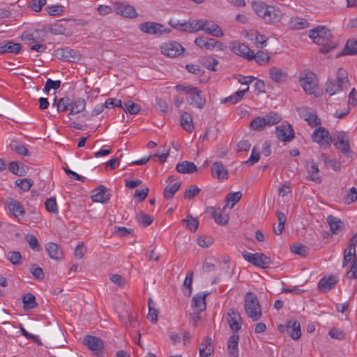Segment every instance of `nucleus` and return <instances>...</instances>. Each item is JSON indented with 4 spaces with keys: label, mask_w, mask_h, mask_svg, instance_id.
<instances>
[{
    "label": "nucleus",
    "mask_w": 357,
    "mask_h": 357,
    "mask_svg": "<svg viewBox=\"0 0 357 357\" xmlns=\"http://www.w3.org/2000/svg\"><path fill=\"white\" fill-rule=\"evenodd\" d=\"M355 257H357L356 248L347 245L344 252L342 266H347L350 261L355 259Z\"/></svg>",
    "instance_id": "obj_41"
},
{
    "label": "nucleus",
    "mask_w": 357,
    "mask_h": 357,
    "mask_svg": "<svg viewBox=\"0 0 357 357\" xmlns=\"http://www.w3.org/2000/svg\"><path fill=\"white\" fill-rule=\"evenodd\" d=\"M115 11L118 15L126 17H135L137 13L133 6L130 5H124L123 3L117 4L115 6Z\"/></svg>",
    "instance_id": "obj_24"
},
{
    "label": "nucleus",
    "mask_w": 357,
    "mask_h": 357,
    "mask_svg": "<svg viewBox=\"0 0 357 357\" xmlns=\"http://www.w3.org/2000/svg\"><path fill=\"white\" fill-rule=\"evenodd\" d=\"M266 124L263 117H256L250 123V128L253 130H262Z\"/></svg>",
    "instance_id": "obj_56"
},
{
    "label": "nucleus",
    "mask_w": 357,
    "mask_h": 357,
    "mask_svg": "<svg viewBox=\"0 0 357 357\" xmlns=\"http://www.w3.org/2000/svg\"><path fill=\"white\" fill-rule=\"evenodd\" d=\"M176 170L181 174H192L197 171V166L193 162L185 160L176 165Z\"/></svg>",
    "instance_id": "obj_28"
},
{
    "label": "nucleus",
    "mask_w": 357,
    "mask_h": 357,
    "mask_svg": "<svg viewBox=\"0 0 357 357\" xmlns=\"http://www.w3.org/2000/svg\"><path fill=\"white\" fill-rule=\"evenodd\" d=\"M268 6H269V5H267L266 3L261 2V1L256 2L253 5V8L255 9L256 14L259 17L263 18L264 20H265V16H266V11L268 10Z\"/></svg>",
    "instance_id": "obj_49"
},
{
    "label": "nucleus",
    "mask_w": 357,
    "mask_h": 357,
    "mask_svg": "<svg viewBox=\"0 0 357 357\" xmlns=\"http://www.w3.org/2000/svg\"><path fill=\"white\" fill-rule=\"evenodd\" d=\"M209 25H204V29L208 34H210L215 37H222L224 36V33L219 25L215 24L212 21H209Z\"/></svg>",
    "instance_id": "obj_32"
},
{
    "label": "nucleus",
    "mask_w": 357,
    "mask_h": 357,
    "mask_svg": "<svg viewBox=\"0 0 357 357\" xmlns=\"http://www.w3.org/2000/svg\"><path fill=\"white\" fill-rule=\"evenodd\" d=\"M264 119L265 124L268 126H273L279 123L282 118L279 114L275 112H271L263 116Z\"/></svg>",
    "instance_id": "obj_47"
},
{
    "label": "nucleus",
    "mask_w": 357,
    "mask_h": 357,
    "mask_svg": "<svg viewBox=\"0 0 357 357\" xmlns=\"http://www.w3.org/2000/svg\"><path fill=\"white\" fill-rule=\"evenodd\" d=\"M297 112L300 117L306 121L310 126L315 127L321 123V121L317 117V114L311 112V110L309 108H298Z\"/></svg>",
    "instance_id": "obj_10"
},
{
    "label": "nucleus",
    "mask_w": 357,
    "mask_h": 357,
    "mask_svg": "<svg viewBox=\"0 0 357 357\" xmlns=\"http://www.w3.org/2000/svg\"><path fill=\"white\" fill-rule=\"evenodd\" d=\"M21 49V45L13 41H8L6 43L0 44V54H4L6 52L18 54Z\"/></svg>",
    "instance_id": "obj_29"
},
{
    "label": "nucleus",
    "mask_w": 357,
    "mask_h": 357,
    "mask_svg": "<svg viewBox=\"0 0 357 357\" xmlns=\"http://www.w3.org/2000/svg\"><path fill=\"white\" fill-rule=\"evenodd\" d=\"M188 33H196L204 29V25H209L206 20H190L187 22Z\"/></svg>",
    "instance_id": "obj_27"
},
{
    "label": "nucleus",
    "mask_w": 357,
    "mask_h": 357,
    "mask_svg": "<svg viewBox=\"0 0 357 357\" xmlns=\"http://www.w3.org/2000/svg\"><path fill=\"white\" fill-rule=\"evenodd\" d=\"M64 6L62 5L48 6L45 7V10L51 16H57L64 11Z\"/></svg>",
    "instance_id": "obj_60"
},
{
    "label": "nucleus",
    "mask_w": 357,
    "mask_h": 357,
    "mask_svg": "<svg viewBox=\"0 0 357 357\" xmlns=\"http://www.w3.org/2000/svg\"><path fill=\"white\" fill-rule=\"evenodd\" d=\"M327 222L330 226L331 231L333 234H337L339 231H342L344 227V222L340 218L333 215H328L327 217Z\"/></svg>",
    "instance_id": "obj_26"
},
{
    "label": "nucleus",
    "mask_w": 357,
    "mask_h": 357,
    "mask_svg": "<svg viewBox=\"0 0 357 357\" xmlns=\"http://www.w3.org/2000/svg\"><path fill=\"white\" fill-rule=\"evenodd\" d=\"M299 82L305 93L314 95L317 93L318 81L314 74H306L304 77H300Z\"/></svg>",
    "instance_id": "obj_4"
},
{
    "label": "nucleus",
    "mask_w": 357,
    "mask_h": 357,
    "mask_svg": "<svg viewBox=\"0 0 357 357\" xmlns=\"http://www.w3.org/2000/svg\"><path fill=\"white\" fill-rule=\"evenodd\" d=\"M137 219L139 223L144 227H147L150 225L153 220L150 215L144 213L143 211H140L139 213H137Z\"/></svg>",
    "instance_id": "obj_58"
},
{
    "label": "nucleus",
    "mask_w": 357,
    "mask_h": 357,
    "mask_svg": "<svg viewBox=\"0 0 357 357\" xmlns=\"http://www.w3.org/2000/svg\"><path fill=\"white\" fill-rule=\"evenodd\" d=\"M38 30H35L33 32L24 31L21 36V38L24 42L36 43L38 38Z\"/></svg>",
    "instance_id": "obj_53"
},
{
    "label": "nucleus",
    "mask_w": 357,
    "mask_h": 357,
    "mask_svg": "<svg viewBox=\"0 0 357 357\" xmlns=\"http://www.w3.org/2000/svg\"><path fill=\"white\" fill-rule=\"evenodd\" d=\"M349 82L346 70L339 68L335 79H328L326 82V91L330 96L336 94L344 89H348Z\"/></svg>",
    "instance_id": "obj_2"
},
{
    "label": "nucleus",
    "mask_w": 357,
    "mask_h": 357,
    "mask_svg": "<svg viewBox=\"0 0 357 357\" xmlns=\"http://www.w3.org/2000/svg\"><path fill=\"white\" fill-rule=\"evenodd\" d=\"M72 104L73 100L67 96L60 98L57 102L55 98L53 102V105H56L58 112L67 111Z\"/></svg>",
    "instance_id": "obj_37"
},
{
    "label": "nucleus",
    "mask_w": 357,
    "mask_h": 357,
    "mask_svg": "<svg viewBox=\"0 0 357 357\" xmlns=\"http://www.w3.org/2000/svg\"><path fill=\"white\" fill-rule=\"evenodd\" d=\"M320 158L328 167H331L333 170H340V165L337 162L336 159L330 158L326 153H321Z\"/></svg>",
    "instance_id": "obj_51"
},
{
    "label": "nucleus",
    "mask_w": 357,
    "mask_h": 357,
    "mask_svg": "<svg viewBox=\"0 0 357 357\" xmlns=\"http://www.w3.org/2000/svg\"><path fill=\"white\" fill-rule=\"evenodd\" d=\"M334 144L337 149L344 153H347L350 149L349 137L345 133L338 134L335 139Z\"/></svg>",
    "instance_id": "obj_23"
},
{
    "label": "nucleus",
    "mask_w": 357,
    "mask_h": 357,
    "mask_svg": "<svg viewBox=\"0 0 357 357\" xmlns=\"http://www.w3.org/2000/svg\"><path fill=\"white\" fill-rule=\"evenodd\" d=\"M193 271H188L183 282V293L185 296L189 297L192 291V284L193 280Z\"/></svg>",
    "instance_id": "obj_36"
},
{
    "label": "nucleus",
    "mask_w": 357,
    "mask_h": 357,
    "mask_svg": "<svg viewBox=\"0 0 357 357\" xmlns=\"http://www.w3.org/2000/svg\"><path fill=\"white\" fill-rule=\"evenodd\" d=\"M206 212L215 220L216 223L220 225H225L228 222L229 218L227 215H222L220 213V208L216 209L213 206H209L206 208Z\"/></svg>",
    "instance_id": "obj_20"
},
{
    "label": "nucleus",
    "mask_w": 357,
    "mask_h": 357,
    "mask_svg": "<svg viewBox=\"0 0 357 357\" xmlns=\"http://www.w3.org/2000/svg\"><path fill=\"white\" fill-rule=\"evenodd\" d=\"M208 293L199 292L195 294L192 300V307L199 312L204 311L206 308V297Z\"/></svg>",
    "instance_id": "obj_25"
},
{
    "label": "nucleus",
    "mask_w": 357,
    "mask_h": 357,
    "mask_svg": "<svg viewBox=\"0 0 357 357\" xmlns=\"http://www.w3.org/2000/svg\"><path fill=\"white\" fill-rule=\"evenodd\" d=\"M277 218H278V225L276 227L275 226L273 227V231H274L275 234L280 235L282 233V231L284 227V224L286 222V217L282 212L278 211L277 212Z\"/></svg>",
    "instance_id": "obj_48"
},
{
    "label": "nucleus",
    "mask_w": 357,
    "mask_h": 357,
    "mask_svg": "<svg viewBox=\"0 0 357 357\" xmlns=\"http://www.w3.org/2000/svg\"><path fill=\"white\" fill-rule=\"evenodd\" d=\"M10 148L20 155H29L30 153L26 147L18 142H13L10 144Z\"/></svg>",
    "instance_id": "obj_54"
},
{
    "label": "nucleus",
    "mask_w": 357,
    "mask_h": 357,
    "mask_svg": "<svg viewBox=\"0 0 357 357\" xmlns=\"http://www.w3.org/2000/svg\"><path fill=\"white\" fill-rule=\"evenodd\" d=\"M232 52L244 59L251 61L254 58V52L250 47L244 43L240 42H234L231 45Z\"/></svg>",
    "instance_id": "obj_9"
},
{
    "label": "nucleus",
    "mask_w": 357,
    "mask_h": 357,
    "mask_svg": "<svg viewBox=\"0 0 357 357\" xmlns=\"http://www.w3.org/2000/svg\"><path fill=\"white\" fill-rule=\"evenodd\" d=\"M169 25L180 31L188 32V24L187 22H181L179 20L176 19H171L168 22Z\"/></svg>",
    "instance_id": "obj_55"
},
{
    "label": "nucleus",
    "mask_w": 357,
    "mask_h": 357,
    "mask_svg": "<svg viewBox=\"0 0 357 357\" xmlns=\"http://www.w3.org/2000/svg\"><path fill=\"white\" fill-rule=\"evenodd\" d=\"M280 10L272 6H269L265 16V21L275 22L280 20Z\"/></svg>",
    "instance_id": "obj_44"
},
{
    "label": "nucleus",
    "mask_w": 357,
    "mask_h": 357,
    "mask_svg": "<svg viewBox=\"0 0 357 357\" xmlns=\"http://www.w3.org/2000/svg\"><path fill=\"white\" fill-rule=\"evenodd\" d=\"M276 137L281 142H291L294 137V132L289 124H282L276 127Z\"/></svg>",
    "instance_id": "obj_11"
},
{
    "label": "nucleus",
    "mask_w": 357,
    "mask_h": 357,
    "mask_svg": "<svg viewBox=\"0 0 357 357\" xmlns=\"http://www.w3.org/2000/svg\"><path fill=\"white\" fill-rule=\"evenodd\" d=\"M55 56L61 60L74 61L77 59V54L75 50L70 47L58 49L55 51Z\"/></svg>",
    "instance_id": "obj_16"
},
{
    "label": "nucleus",
    "mask_w": 357,
    "mask_h": 357,
    "mask_svg": "<svg viewBox=\"0 0 357 357\" xmlns=\"http://www.w3.org/2000/svg\"><path fill=\"white\" fill-rule=\"evenodd\" d=\"M45 249L48 252L50 257L54 259H59L62 257V252L60 250L58 244L55 243H48L45 245Z\"/></svg>",
    "instance_id": "obj_34"
},
{
    "label": "nucleus",
    "mask_w": 357,
    "mask_h": 357,
    "mask_svg": "<svg viewBox=\"0 0 357 357\" xmlns=\"http://www.w3.org/2000/svg\"><path fill=\"white\" fill-rule=\"evenodd\" d=\"M46 210L52 213H58L59 209L56 204V199L51 197L47 199L45 202Z\"/></svg>",
    "instance_id": "obj_61"
},
{
    "label": "nucleus",
    "mask_w": 357,
    "mask_h": 357,
    "mask_svg": "<svg viewBox=\"0 0 357 357\" xmlns=\"http://www.w3.org/2000/svg\"><path fill=\"white\" fill-rule=\"evenodd\" d=\"M7 206L8 210L15 218L23 215L25 213L23 206L21 203L13 198H8L7 200Z\"/></svg>",
    "instance_id": "obj_21"
},
{
    "label": "nucleus",
    "mask_w": 357,
    "mask_h": 357,
    "mask_svg": "<svg viewBox=\"0 0 357 357\" xmlns=\"http://www.w3.org/2000/svg\"><path fill=\"white\" fill-rule=\"evenodd\" d=\"M195 43L200 48H204L207 50H212L216 45L222 46V43L217 42L213 38H207L206 37H199L195 40Z\"/></svg>",
    "instance_id": "obj_17"
},
{
    "label": "nucleus",
    "mask_w": 357,
    "mask_h": 357,
    "mask_svg": "<svg viewBox=\"0 0 357 357\" xmlns=\"http://www.w3.org/2000/svg\"><path fill=\"white\" fill-rule=\"evenodd\" d=\"M308 174L307 179L314 181L317 183H320L321 182V177L318 174L319 169L317 164L312 162L308 168Z\"/></svg>",
    "instance_id": "obj_38"
},
{
    "label": "nucleus",
    "mask_w": 357,
    "mask_h": 357,
    "mask_svg": "<svg viewBox=\"0 0 357 357\" xmlns=\"http://www.w3.org/2000/svg\"><path fill=\"white\" fill-rule=\"evenodd\" d=\"M205 346L204 347H199V352L200 357H210L213 352V345L212 339L210 337L204 338Z\"/></svg>",
    "instance_id": "obj_35"
},
{
    "label": "nucleus",
    "mask_w": 357,
    "mask_h": 357,
    "mask_svg": "<svg viewBox=\"0 0 357 357\" xmlns=\"http://www.w3.org/2000/svg\"><path fill=\"white\" fill-rule=\"evenodd\" d=\"M29 167L26 165L19 166L16 161H13L10 163L9 170L15 175L18 176H23L26 174Z\"/></svg>",
    "instance_id": "obj_39"
},
{
    "label": "nucleus",
    "mask_w": 357,
    "mask_h": 357,
    "mask_svg": "<svg viewBox=\"0 0 357 357\" xmlns=\"http://www.w3.org/2000/svg\"><path fill=\"white\" fill-rule=\"evenodd\" d=\"M244 307L247 315L255 321L261 317V309L257 296L249 291L245 298Z\"/></svg>",
    "instance_id": "obj_3"
},
{
    "label": "nucleus",
    "mask_w": 357,
    "mask_h": 357,
    "mask_svg": "<svg viewBox=\"0 0 357 357\" xmlns=\"http://www.w3.org/2000/svg\"><path fill=\"white\" fill-rule=\"evenodd\" d=\"M312 139L314 142H317L320 146L330 145V137L328 131L323 128L319 127L316 129L312 134Z\"/></svg>",
    "instance_id": "obj_12"
},
{
    "label": "nucleus",
    "mask_w": 357,
    "mask_h": 357,
    "mask_svg": "<svg viewBox=\"0 0 357 357\" xmlns=\"http://www.w3.org/2000/svg\"><path fill=\"white\" fill-rule=\"evenodd\" d=\"M227 320L230 328L234 332H238L241 328L242 321L238 312L234 309H229L227 316Z\"/></svg>",
    "instance_id": "obj_14"
},
{
    "label": "nucleus",
    "mask_w": 357,
    "mask_h": 357,
    "mask_svg": "<svg viewBox=\"0 0 357 357\" xmlns=\"http://www.w3.org/2000/svg\"><path fill=\"white\" fill-rule=\"evenodd\" d=\"M111 197V190L100 185L92 191L91 199L93 202L107 203Z\"/></svg>",
    "instance_id": "obj_7"
},
{
    "label": "nucleus",
    "mask_w": 357,
    "mask_h": 357,
    "mask_svg": "<svg viewBox=\"0 0 357 357\" xmlns=\"http://www.w3.org/2000/svg\"><path fill=\"white\" fill-rule=\"evenodd\" d=\"M211 171L218 179H225L227 178V170L223 167L220 162H215L212 165Z\"/></svg>",
    "instance_id": "obj_33"
},
{
    "label": "nucleus",
    "mask_w": 357,
    "mask_h": 357,
    "mask_svg": "<svg viewBox=\"0 0 357 357\" xmlns=\"http://www.w3.org/2000/svg\"><path fill=\"white\" fill-rule=\"evenodd\" d=\"M286 328L293 340H297L301 337V325L297 320L291 319L286 324Z\"/></svg>",
    "instance_id": "obj_18"
},
{
    "label": "nucleus",
    "mask_w": 357,
    "mask_h": 357,
    "mask_svg": "<svg viewBox=\"0 0 357 357\" xmlns=\"http://www.w3.org/2000/svg\"><path fill=\"white\" fill-rule=\"evenodd\" d=\"M161 52L169 57H176L181 55L185 50L181 44L174 41L163 43L160 47Z\"/></svg>",
    "instance_id": "obj_5"
},
{
    "label": "nucleus",
    "mask_w": 357,
    "mask_h": 357,
    "mask_svg": "<svg viewBox=\"0 0 357 357\" xmlns=\"http://www.w3.org/2000/svg\"><path fill=\"white\" fill-rule=\"evenodd\" d=\"M338 281V278L335 275H330L328 278H322L319 283L318 287L324 292H326L333 289Z\"/></svg>",
    "instance_id": "obj_19"
},
{
    "label": "nucleus",
    "mask_w": 357,
    "mask_h": 357,
    "mask_svg": "<svg viewBox=\"0 0 357 357\" xmlns=\"http://www.w3.org/2000/svg\"><path fill=\"white\" fill-rule=\"evenodd\" d=\"M357 199V189L355 187H351L346 197L344 202L347 204H350L354 202Z\"/></svg>",
    "instance_id": "obj_64"
},
{
    "label": "nucleus",
    "mask_w": 357,
    "mask_h": 357,
    "mask_svg": "<svg viewBox=\"0 0 357 357\" xmlns=\"http://www.w3.org/2000/svg\"><path fill=\"white\" fill-rule=\"evenodd\" d=\"M357 54V40L349 39L346 43L345 47L339 55H352Z\"/></svg>",
    "instance_id": "obj_43"
},
{
    "label": "nucleus",
    "mask_w": 357,
    "mask_h": 357,
    "mask_svg": "<svg viewBox=\"0 0 357 357\" xmlns=\"http://www.w3.org/2000/svg\"><path fill=\"white\" fill-rule=\"evenodd\" d=\"M66 31V27L60 23H54L49 29V31L55 35L65 34Z\"/></svg>",
    "instance_id": "obj_63"
},
{
    "label": "nucleus",
    "mask_w": 357,
    "mask_h": 357,
    "mask_svg": "<svg viewBox=\"0 0 357 357\" xmlns=\"http://www.w3.org/2000/svg\"><path fill=\"white\" fill-rule=\"evenodd\" d=\"M180 123L182 128L188 132H191L194 130L192 117L191 114L188 112H184L181 115Z\"/></svg>",
    "instance_id": "obj_31"
},
{
    "label": "nucleus",
    "mask_w": 357,
    "mask_h": 357,
    "mask_svg": "<svg viewBox=\"0 0 357 357\" xmlns=\"http://www.w3.org/2000/svg\"><path fill=\"white\" fill-rule=\"evenodd\" d=\"M355 257H357L356 248L347 245L344 252L342 266H347L350 261L355 259Z\"/></svg>",
    "instance_id": "obj_42"
},
{
    "label": "nucleus",
    "mask_w": 357,
    "mask_h": 357,
    "mask_svg": "<svg viewBox=\"0 0 357 357\" xmlns=\"http://www.w3.org/2000/svg\"><path fill=\"white\" fill-rule=\"evenodd\" d=\"M163 26L159 23L153 22H146L139 24V29L141 31L148 34H162L168 33L169 29H162Z\"/></svg>",
    "instance_id": "obj_8"
},
{
    "label": "nucleus",
    "mask_w": 357,
    "mask_h": 357,
    "mask_svg": "<svg viewBox=\"0 0 357 357\" xmlns=\"http://www.w3.org/2000/svg\"><path fill=\"white\" fill-rule=\"evenodd\" d=\"M309 37L314 43L321 46L319 51L327 53L336 47L337 43L333 41L331 31L324 26H319L310 31Z\"/></svg>",
    "instance_id": "obj_1"
},
{
    "label": "nucleus",
    "mask_w": 357,
    "mask_h": 357,
    "mask_svg": "<svg viewBox=\"0 0 357 357\" xmlns=\"http://www.w3.org/2000/svg\"><path fill=\"white\" fill-rule=\"evenodd\" d=\"M355 257H357L356 248L347 245L344 252L342 266H347L350 261L355 259Z\"/></svg>",
    "instance_id": "obj_40"
},
{
    "label": "nucleus",
    "mask_w": 357,
    "mask_h": 357,
    "mask_svg": "<svg viewBox=\"0 0 357 357\" xmlns=\"http://www.w3.org/2000/svg\"><path fill=\"white\" fill-rule=\"evenodd\" d=\"M121 109H123L126 113L136 114L140 111V106L129 100L123 102Z\"/></svg>",
    "instance_id": "obj_45"
},
{
    "label": "nucleus",
    "mask_w": 357,
    "mask_h": 357,
    "mask_svg": "<svg viewBox=\"0 0 357 357\" xmlns=\"http://www.w3.org/2000/svg\"><path fill=\"white\" fill-rule=\"evenodd\" d=\"M271 263V258L266 256L264 253L257 252L256 253V256L254 259L253 265L261 268H266L269 266Z\"/></svg>",
    "instance_id": "obj_30"
},
{
    "label": "nucleus",
    "mask_w": 357,
    "mask_h": 357,
    "mask_svg": "<svg viewBox=\"0 0 357 357\" xmlns=\"http://www.w3.org/2000/svg\"><path fill=\"white\" fill-rule=\"evenodd\" d=\"M238 340L239 336L237 334H233L229 337L227 344L229 357L238 356Z\"/></svg>",
    "instance_id": "obj_22"
},
{
    "label": "nucleus",
    "mask_w": 357,
    "mask_h": 357,
    "mask_svg": "<svg viewBox=\"0 0 357 357\" xmlns=\"http://www.w3.org/2000/svg\"><path fill=\"white\" fill-rule=\"evenodd\" d=\"M242 197V193L240 191L229 193L226 197L227 204L231 202L232 208Z\"/></svg>",
    "instance_id": "obj_62"
},
{
    "label": "nucleus",
    "mask_w": 357,
    "mask_h": 357,
    "mask_svg": "<svg viewBox=\"0 0 357 357\" xmlns=\"http://www.w3.org/2000/svg\"><path fill=\"white\" fill-rule=\"evenodd\" d=\"M22 302L25 310L33 309L38 305L36 302L35 296L31 293H27L24 295Z\"/></svg>",
    "instance_id": "obj_46"
},
{
    "label": "nucleus",
    "mask_w": 357,
    "mask_h": 357,
    "mask_svg": "<svg viewBox=\"0 0 357 357\" xmlns=\"http://www.w3.org/2000/svg\"><path fill=\"white\" fill-rule=\"evenodd\" d=\"M33 184V182L30 178L17 179L15 181V185H17L24 192L29 191Z\"/></svg>",
    "instance_id": "obj_59"
},
{
    "label": "nucleus",
    "mask_w": 357,
    "mask_h": 357,
    "mask_svg": "<svg viewBox=\"0 0 357 357\" xmlns=\"http://www.w3.org/2000/svg\"><path fill=\"white\" fill-rule=\"evenodd\" d=\"M182 222L185 224V227L192 232H195L199 226L197 219L191 215H188L186 218L182 220Z\"/></svg>",
    "instance_id": "obj_50"
},
{
    "label": "nucleus",
    "mask_w": 357,
    "mask_h": 357,
    "mask_svg": "<svg viewBox=\"0 0 357 357\" xmlns=\"http://www.w3.org/2000/svg\"><path fill=\"white\" fill-rule=\"evenodd\" d=\"M202 91L197 87H194L188 93L187 102L189 105L202 109L206 104V99L202 96Z\"/></svg>",
    "instance_id": "obj_6"
},
{
    "label": "nucleus",
    "mask_w": 357,
    "mask_h": 357,
    "mask_svg": "<svg viewBox=\"0 0 357 357\" xmlns=\"http://www.w3.org/2000/svg\"><path fill=\"white\" fill-rule=\"evenodd\" d=\"M269 75L271 79L278 84L284 83L289 77L285 70L275 66H273L269 69Z\"/></svg>",
    "instance_id": "obj_15"
},
{
    "label": "nucleus",
    "mask_w": 357,
    "mask_h": 357,
    "mask_svg": "<svg viewBox=\"0 0 357 357\" xmlns=\"http://www.w3.org/2000/svg\"><path fill=\"white\" fill-rule=\"evenodd\" d=\"M253 59L258 64L264 65L268 62L270 60V56L268 52L259 50L255 54H254Z\"/></svg>",
    "instance_id": "obj_52"
},
{
    "label": "nucleus",
    "mask_w": 357,
    "mask_h": 357,
    "mask_svg": "<svg viewBox=\"0 0 357 357\" xmlns=\"http://www.w3.org/2000/svg\"><path fill=\"white\" fill-rule=\"evenodd\" d=\"M181 186V183H175L172 186H167L164 190V197L167 199L173 198L174 194L177 192Z\"/></svg>",
    "instance_id": "obj_57"
},
{
    "label": "nucleus",
    "mask_w": 357,
    "mask_h": 357,
    "mask_svg": "<svg viewBox=\"0 0 357 357\" xmlns=\"http://www.w3.org/2000/svg\"><path fill=\"white\" fill-rule=\"evenodd\" d=\"M83 344L96 354L101 351L104 347L103 342L100 338L93 335H88L85 336Z\"/></svg>",
    "instance_id": "obj_13"
}]
</instances>
